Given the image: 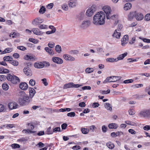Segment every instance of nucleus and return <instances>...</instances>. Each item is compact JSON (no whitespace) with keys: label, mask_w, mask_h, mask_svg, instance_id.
Masks as SVG:
<instances>
[{"label":"nucleus","mask_w":150,"mask_h":150,"mask_svg":"<svg viewBox=\"0 0 150 150\" xmlns=\"http://www.w3.org/2000/svg\"><path fill=\"white\" fill-rule=\"evenodd\" d=\"M105 15L103 12H98L93 17V23L95 25H102L105 23Z\"/></svg>","instance_id":"1"},{"label":"nucleus","mask_w":150,"mask_h":150,"mask_svg":"<svg viewBox=\"0 0 150 150\" xmlns=\"http://www.w3.org/2000/svg\"><path fill=\"white\" fill-rule=\"evenodd\" d=\"M31 99L28 96H24L22 98L19 99V103L21 106L28 105L31 101Z\"/></svg>","instance_id":"2"},{"label":"nucleus","mask_w":150,"mask_h":150,"mask_svg":"<svg viewBox=\"0 0 150 150\" xmlns=\"http://www.w3.org/2000/svg\"><path fill=\"white\" fill-rule=\"evenodd\" d=\"M103 9L106 14V17L107 19L113 20L115 18V15L110 16L111 10L110 6H104L103 8Z\"/></svg>","instance_id":"3"},{"label":"nucleus","mask_w":150,"mask_h":150,"mask_svg":"<svg viewBox=\"0 0 150 150\" xmlns=\"http://www.w3.org/2000/svg\"><path fill=\"white\" fill-rule=\"evenodd\" d=\"M7 79L13 84H16L20 82V79L16 76H12L11 74H7Z\"/></svg>","instance_id":"4"},{"label":"nucleus","mask_w":150,"mask_h":150,"mask_svg":"<svg viewBox=\"0 0 150 150\" xmlns=\"http://www.w3.org/2000/svg\"><path fill=\"white\" fill-rule=\"evenodd\" d=\"M95 11V9L91 7L87 10L86 13V15L90 17L93 14V13Z\"/></svg>","instance_id":"5"},{"label":"nucleus","mask_w":150,"mask_h":150,"mask_svg":"<svg viewBox=\"0 0 150 150\" xmlns=\"http://www.w3.org/2000/svg\"><path fill=\"white\" fill-rule=\"evenodd\" d=\"M90 21L89 20L84 21L80 25V27L83 29L88 28L90 25Z\"/></svg>","instance_id":"6"},{"label":"nucleus","mask_w":150,"mask_h":150,"mask_svg":"<svg viewBox=\"0 0 150 150\" xmlns=\"http://www.w3.org/2000/svg\"><path fill=\"white\" fill-rule=\"evenodd\" d=\"M43 21V19H41L40 17H38L33 20L32 22V23L33 25H37L39 23H42Z\"/></svg>","instance_id":"7"},{"label":"nucleus","mask_w":150,"mask_h":150,"mask_svg":"<svg viewBox=\"0 0 150 150\" xmlns=\"http://www.w3.org/2000/svg\"><path fill=\"white\" fill-rule=\"evenodd\" d=\"M63 57L66 60L70 61H74L75 59L74 57L68 54H64Z\"/></svg>","instance_id":"8"},{"label":"nucleus","mask_w":150,"mask_h":150,"mask_svg":"<svg viewBox=\"0 0 150 150\" xmlns=\"http://www.w3.org/2000/svg\"><path fill=\"white\" fill-rule=\"evenodd\" d=\"M52 60L54 62L58 64H62L63 63V60L60 58L57 57H52Z\"/></svg>","instance_id":"9"},{"label":"nucleus","mask_w":150,"mask_h":150,"mask_svg":"<svg viewBox=\"0 0 150 150\" xmlns=\"http://www.w3.org/2000/svg\"><path fill=\"white\" fill-rule=\"evenodd\" d=\"M128 40V35H124L121 40L122 45L123 46H124L127 43Z\"/></svg>","instance_id":"10"},{"label":"nucleus","mask_w":150,"mask_h":150,"mask_svg":"<svg viewBox=\"0 0 150 150\" xmlns=\"http://www.w3.org/2000/svg\"><path fill=\"white\" fill-rule=\"evenodd\" d=\"M18 106L17 103L16 102H11L9 103L8 106L9 109L11 110L16 109Z\"/></svg>","instance_id":"11"},{"label":"nucleus","mask_w":150,"mask_h":150,"mask_svg":"<svg viewBox=\"0 0 150 150\" xmlns=\"http://www.w3.org/2000/svg\"><path fill=\"white\" fill-rule=\"evenodd\" d=\"M23 71L25 74L28 76H30L32 75L31 71L29 69V67H27L23 69Z\"/></svg>","instance_id":"12"},{"label":"nucleus","mask_w":150,"mask_h":150,"mask_svg":"<svg viewBox=\"0 0 150 150\" xmlns=\"http://www.w3.org/2000/svg\"><path fill=\"white\" fill-rule=\"evenodd\" d=\"M32 31L34 34L38 35H42L43 33L42 32L40 31L37 28H33L32 29Z\"/></svg>","instance_id":"13"},{"label":"nucleus","mask_w":150,"mask_h":150,"mask_svg":"<svg viewBox=\"0 0 150 150\" xmlns=\"http://www.w3.org/2000/svg\"><path fill=\"white\" fill-rule=\"evenodd\" d=\"M135 18L138 21H141L144 18L143 15L140 13H137L135 15Z\"/></svg>","instance_id":"14"},{"label":"nucleus","mask_w":150,"mask_h":150,"mask_svg":"<svg viewBox=\"0 0 150 150\" xmlns=\"http://www.w3.org/2000/svg\"><path fill=\"white\" fill-rule=\"evenodd\" d=\"M34 66L37 68H42L44 67L45 65L41 62H37L34 63Z\"/></svg>","instance_id":"15"},{"label":"nucleus","mask_w":150,"mask_h":150,"mask_svg":"<svg viewBox=\"0 0 150 150\" xmlns=\"http://www.w3.org/2000/svg\"><path fill=\"white\" fill-rule=\"evenodd\" d=\"M19 87L22 90H25L28 88V85L26 83H22L20 84Z\"/></svg>","instance_id":"16"},{"label":"nucleus","mask_w":150,"mask_h":150,"mask_svg":"<svg viewBox=\"0 0 150 150\" xmlns=\"http://www.w3.org/2000/svg\"><path fill=\"white\" fill-rule=\"evenodd\" d=\"M138 115L141 117H147L146 110L141 111L139 113Z\"/></svg>","instance_id":"17"},{"label":"nucleus","mask_w":150,"mask_h":150,"mask_svg":"<svg viewBox=\"0 0 150 150\" xmlns=\"http://www.w3.org/2000/svg\"><path fill=\"white\" fill-rule=\"evenodd\" d=\"M29 90L30 98H32L35 93V91L34 88H29Z\"/></svg>","instance_id":"18"},{"label":"nucleus","mask_w":150,"mask_h":150,"mask_svg":"<svg viewBox=\"0 0 150 150\" xmlns=\"http://www.w3.org/2000/svg\"><path fill=\"white\" fill-rule=\"evenodd\" d=\"M76 0H71L70 1L69 5L70 7L72 8L75 7L76 4Z\"/></svg>","instance_id":"19"},{"label":"nucleus","mask_w":150,"mask_h":150,"mask_svg":"<svg viewBox=\"0 0 150 150\" xmlns=\"http://www.w3.org/2000/svg\"><path fill=\"white\" fill-rule=\"evenodd\" d=\"M117 30H116L112 35V36L116 38L119 39L120 38L121 36V33L120 32H117Z\"/></svg>","instance_id":"20"},{"label":"nucleus","mask_w":150,"mask_h":150,"mask_svg":"<svg viewBox=\"0 0 150 150\" xmlns=\"http://www.w3.org/2000/svg\"><path fill=\"white\" fill-rule=\"evenodd\" d=\"M127 53L126 52L124 54L120 55L117 58V61L119 60L123 59L127 55Z\"/></svg>","instance_id":"21"},{"label":"nucleus","mask_w":150,"mask_h":150,"mask_svg":"<svg viewBox=\"0 0 150 150\" xmlns=\"http://www.w3.org/2000/svg\"><path fill=\"white\" fill-rule=\"evenodd\" d=\"M108 127L110 129H116L118 127V126L116 123H112L109 124L108 125Z\"/></svg>","instance_id":"22"},{"label":"nucleus","mask_w":150,"mask_h":150,"mask_svg":"<svg viewBox=\"0 0 150 150\" xmlns=\"http://www.w3.org/2000/svg\"><path fill=\"white\" fill-rule=\"evenodd\" d=\"M135 14H136V11L130 12L128 16V19L130 21L132 20L134 16H135Z\"/></svg>","instance_id":"23"},{"label":"nucleus","mask_w":150,"mask_h":150,"mask_svg":"<svg viewBox=\"0 0 150 150\" xmlns=\"http://www.w3.org/2000/svg\"><path fill=\"white\" fill-rule=\"evenodd\" d=\"M45 50L50 55H53L54 52L52 49L49 48L48 47H45Z\"/></svg>","instance_id":"24"},{"label":"nucleus","mask_w":150,"mask_h":150,"mask_svg":"<svg viewBox=\"0 0 150 150\" xmlns=\"http://www.w3.org/2000/svg\"><path fill=\"white\" fill-rule=\"evenodd\" d=\"M110 77H112L111 78V79H112V82H116L120 79L121 78V77L120 76H112Z\"/></svg>","instance_id":"25"},{"label":"nucleus","mask_w":150,"mask_h":150,"mask_svg":"<svg viewBox=\"0 0 150 150\" xmlns=\"http://www.w3.org/2000/svg\"><path fill=\"white\" fill-rule=\"evenodd\" d=\"M132 7L131 4L130 3H127L124 6V8L125 10L127 11L130 9Z\"/></svg>","instance_id":"26"},{"label":"nucleus","mask_w":150,"mask_h":150,"mask_svg":"<svg viewBox=\"0 0 150 150\" xmlns=\"http://www.w3.org/2000/svg\"><path fill=\"white\" fill-rule=\"evenodd\" d=\"M106 146L108 147L110 149H113L115 146L111 142H109L106 144Z\"/></svg>","instance_id":"27"},{"label":"nucleus","mask_w":150,"mask_h":150,"mask_svg":"<svg viewBox=\"0 0 150 150\" xmlns=\"http://www.w3.org/2000/svg\"><path fill=\"white\" fill-rule=\"evenodd\" d=\"M70 88H72V82L66 83L64 85L63 87L64 89H67Z\"/></svg>","instance_id":"28"},{"label":"nucleus","mask_w":150,"mask_h":150,"mask_svg":"<svg viewBox=\"0 0 150 150\" xmlns=\"http://www.w3.org/2000/svg\"><path fill=\"white\" fill-rule=\"evenodd\" d=\"M106 61L109 62H117V58L115 59L114 58H108L107 59Z\"/></svg>","instance_id":"29"},{"label":"nucleus","mask_w":150,"mask_h":150,"mask_svg":"<svg viewBox=\"0 0 150 150\" xmlns=\"http://www.w3.org/2000/svg\"><path fill=\"white\" fill-rule=\"evenodd\" d=\"M105 107L108 110L110 111L112 109V106L109 103H105Z\"/></svg>","instance_id":"30"},{"label":"nucleus","mask_w":150,"mask_h":150,"mask_svg":"<svg viewBox=\"0 0 150 150\" xmlns=\"http://www.w3.org/2000/svg\"><path fill=\"white\" fill-rule=\"evenodd\" d=\"M55 50L58 53H60L62 51V49L60 46L57 45L55 47Z\"/></svg>","instance_id":"31"},{"label":"nucleus","mask_w":150,"mask_h":150,"mask_svg":"<svg viewBox=\"0 0 150 150\" xmlns=\"http://www.w3.org/2000/svg\"><path fill=\"white\" fill-rule=\"evenodd\" d=\"M24 58L26 60H31L34 59V57L32 56L26 55L24 57Z\"/></svg>","instance_id":"32"},{"label":"nucleus","mask_w":150,"mask_h":150,"mask_svg":"<svg viewBox=\"0 0 150 150\" xmlns=\"http://www.w3.org/2000/svg\"><path fill=\"white\" fill-rule=\"evenodd\" d=\"M2 88L4 90L6 91L8 89L9 86L6 83H4L2 85Z\"/></svg>","instance_id":"33"},{"label":"nucleus","mask_w":150,"mask_h":150,"mask_svg":"<svg viewBox=\"0 0 150 150\" xmlns=\"http://www.w3.org/2000/svg\"><path fill=\"white\" fill-rule=\"evenodd\" d=\"M12 59V58L11 56H8L4 57L3 58V59L5 61H9Z\"/></svg>","instance_id":"34"},{"label":"nucleus","mask_w":150,"mask_h":150,"mask_svg":"<svg viewBox=\"0 0 150 150\" xmlns=\"http://www.w3.org/2000/svg\"><path fill=\"white\" fill-rule=\"evenodd\" d=\"M9 63L15 66H17L18 65V61L15 60H11Z\"/></svg>","instance_id":"35"},{"label":"nucleus","mask_w":150,"mask_h":150,"mask_svg":"<svg viewBox=\"0 0 150 150\" xmlns=\"http://www.w3.org/2000/svg\"><path fill=\"white\" fill-rule=\"evenodd\" d=\"M94 69L92 68H87L85 70V72L86 73H90L93 72Z\"/></svg>","instance_id":"36"},{"label":"nucleus","mask_w":150,"mask_h":150,"mask_svg":"<svg viewBox=\"0 0 150 150\" xmlns=\"http://www.w3.org/2000/svg\"><path fill=\"white\" fill-rule=\"evenodd\" d=\"M46 132L47 133L46 134H52L53 133V131L51 129V127H49L47 129Z\"/></svg>","instance_id":"37"},{"label":"nucleus","mask_w":150,"mask_h":150,"mask_svg":"<svg viewBox=\"0 0 150 150\" xmlns=\"http://www.w3.org/2000/svg\"><path fill=\"white\" fill-rule=\"evenodd\" d=\"M29 41L30 42H32L34 44H37L39 42L38 40H36L33 38H29Z\"/></svg>","instance_id":"38"},{"label":"nucleus","mask_w":150,"mask_h":150,"mask_svg":"<svg viewBox=\"0 0 150 150\" xmlns=\"http://www.w3.org/2000/svg\"><path fill=\"white\" fill-rule=\"evenodd\" d=\"M112 77H107L106 79L103 81V83H105L107 82H112V81H110L111 78Z\"/></svg>","instance_id":"39"},{"label":"nucleus","mask_w":150,"mask_h":150,"mask_svg":"<svg viewBox=\"0 0 150 150\" xmlns=\"http://www.w3.org/2000/svg\"><path fill=\"white\" fill-rule=\"evenodd\" d=\"M82 132L84 134H87L89 132V129L86 128H81V129Z\"/></svg>","instance_id":"40"},{"label":"nucleus","mask_w":150,"mask_h":150,"mask_svg":"<svg viewBox=\"0 0 150 150\" xmlns=\"http://www.w3.org/2000/svg\"><path fill=\"white\" fill-rule=\"evenodd\" d=\"M45 7L43 6H42L41 7L39 11V12L40 13L43 14L45 13Z\"/></svg>","instance_id":"41"},{"label":"nucleus","mask_w":150,"mask_h":150,"mask_svg":"<svg viewBox=\"0 0 150 150\" xmlns=\"http://www.w3.org/2000/svg\"><path fill=\"white\" fill-rule=\"evenodd\" d=\"M25 132V133H27L28 134L30 133H34L35 132L33 131H32L29 129H23V132Z\"/></svg>","instance_id":"42"},{"label":"nucleus","mask_w":150,"mask_h":150,"mask_svg":"<svg viewBox=\"0 0 150 150\" xmlns=\"http://www.w3.org/2000/svg\"><path fill=\"white\" fill-rule=\"evenodd\" d=\"M144 20L147 21L150 20V13H148L145 16Z\"/></svg>","instance_id":"43"},{"label":"nucleus","mask_w":150,"mask_h":150,"mask_svg":"<svg viewBox=\"0 0 150 150\" xmlns=\"http://www.w3.org/2000/svg\"><path fill=\"white\" fill-rule=\"evenodd\" d=\"M61 129L59 127H57L54 128L53 129V133L55 132L57 133V132H60Z\"/></svg>","instance_id":"44"},{"label":"nucleus","mask_w":150,"mask_h":150,"mask_svg":"<svg viewBox=\"0 0 150 150\" xmlns=\"http://www.w3.org/2000/svg\"><path fill=\"white\" fill-rule=\"evenodd\" d=\"M62 8L64 10L67 11L68 9V7L67 4H63L62 6Z\"/></svg>","instance_id":"45"},{"label":"nucleus","mask_w":150,"mask_h":150,"mask_svg":"<svg viewBox=\"0 0 150 150\" xmlns=\"http://www.w3.org/2000/svg\"><path fill=\"white\" fill-rule=\"evenodd\" d=\"M13 149L18 148L20 147L19 144H14L11 145Z\"/></svg>","instance_id":"46"},{"label":"nucleus","mask_w":150,"mask_h":150,"mask_svg":"<svg viewBox=\"0 0 150 150\" xmlns=\"http://www.w3.org/2000/svg\"><path fill=\"white\" fill-rule=\"evenodd\" d=\"M139 38L142 40L144 42L146 43H150V39H146V38H142L141 37H139Z\"/></svg>","instance_id":"47"},{"label":"nucleus","mask_w":150,"mask_h":150,"mask_svg":"<svg viewBox=\"0 0 150 150\" xmlns=\"http://www.w3.org/2000/svg\"><path fill=\"white\" fill-rule=\"evenodd\" d=\"M38 27L40 29H46L47 28V26L45 25H39Z\"/></svg>","instance_id":"48"},{"label":"nucleus","mask_w":150,"mask_h":150,"mask_svg":"<svg viewBox=\"0 0 150 150\" xmlns=\"http://www.w3.org/2000/svg\"><path fill=\"white\" fill-rule=\"evenodd\" d=\"M71 109L70 108H61L59 109L60 112H64L67 111L68 112L70 111Z\"/></svg>","instance_id":"49"},{"label":"nucleus","mask_w":150,"mask_h":150,"mask_svg":"<svg viewBox=\"0 0 150 150\" xmlns=\"http://www.w3.org/2000/svg\"><path fill=\"white\" fill-rule=\"evenodd\" d=\"M75 115V113L74 112H71L67 113V116L68 117H74Z\"/></svg>","instance_id":"50"},{"label":"nucleus","mask_w":150,"mask_h":150,"mask_svg":"<svg viewBox=\"0 0 150 150\" xmlns=\"http://www.w3.org/2000/svg\"><path fill=\"white\" fill-rule=\"evenodd\" d=\"M7 77L4 75H0V81H2L5 80Z\"/></svg>","instance_id":"51"},{"label":"nucleus","mask_w":150,"mask_h":150,"mask_svg":"<svg viewBox=\"0 0 150 150\" xmlns=\"http://www.w3.org/2000/svg\"><path fill=\"white\" fill-rule=\"evenodd\" d=\"M5 112L4 107V105L0 104V112Z\"/></svg>","instance_id":"52"},{"label":"nucleus","mask_w":150,"mask_h":150,"mask_svg":"<svg viewBox=\"0 0 150 150\" xmlns=\"http://www.w3.org/2000/svg\"><path fill=\"white\" fill-rule=\"evenodd\" d=\"M133 82V80L132 79H128L125 80L123 83H132Z\"/></svg>","instance_id":"53"},{"label":"nucleus","mask_w":150,"mask_h":150,"mask_svg":"<svg viewBox=\"0 0 150 150\" xmlns=\"http://www.w3.org/2000/svg\"><path fill=\"white\" fill-rule=\"evenodd\" d=\"M82 86L81 84H74L72 82V88H77Z\"/></svg>","instance_id":"54"},{"label":"nucleus","mask_w":150,"mask_h":150,"mask_svg":"<svg viewBox=\"0 0 150 150\" xmlns=\"http://www.w3.org/2000/svg\"><path fill=\"white\" fill-rule=\"evenodd\" d=\"M107 129L108 128L107 127H106L105 125H103L102 126V132L103 133L106 132H107Z\"/></svg>","instance_id":"55"},{"label":"nucleus","mask_w":150,"mask_h":150,"mask_svg":"<svg viewBox=\"0 0 150 150\" xmlns=\"http://www.w3.org/2000/svg\"><path fill=\"white\" fill-rule=\"evenodd\" d=\"M35 81L33 79H30L29 81V84L31 86L35 85Z\"/></svg>","instance_id":"56"},{"label":"nucleus","mask_w":150,"mask_h":150,"mask_svg":"<svg viewBox=\"0 0 150 150\" xmlns=\"http://www.w3.org/2000/svg\"><path fill=\"white\" fill-rule=\"evenodd\" d=\"M17 48L22 51H24L26 50V48L23 46H18L17 47Z\"/></svg>","instance_id":"57"},{"label":"nucleus","mask_w":150,"mask_h":150,"mask_svg":"<svg viewBox=\"0 0 150 150\" xmlns=\"http://www.w3.org/2000/svg\"><path fill=\"white\" fill-rule=\"evenodd\" d=\"M42 83L45 86H47L48 85L46 79L45 78H44L42 79Z\"/></svg>","instance_id":"58"},{"label":"nucleus","mask_w":150,"mask_h":150,"mask_svg":"<svg viewBox=\"0 0 150 150\" xmlns=\"http://www.w3.org/2000/svg\"><path fill=\"white\" fill-rule=\"evenodd\" d=\"M4 127L6 128L9 127L10 128H12L14 127L13 125V124H6L4 125Z\"/></svg>","instance_id":"59"},{"label":"nucleus","mask_w":150,"mask_h":150,"mask_svg":"<svg viewBox=\"0 0 150 150\" xmlns=\"http://www.w3.org/2000/svg\"><path fill=\"white\" fill-rule=\"evenodd\" d=\"M38 146L39 148H42L44 147L45 146V145L42 143L41 142H40L36 145V146Z\"/></svg>","instance_id":"60"},{"label":"nucleus","mask_w":150,"mask_h":150,"mask_svg":"<svg viewBox=\"0 0 150 150\" xmlns=\"http://www.w3.org/2000/svg\"><path fill=\"white\" fill-rule=\"evenodd\" d=\"M48 46L50 48H52L54 47L55 44L54 42L50 43L49 42L48 44Z\"/></svg>","instance_id":"61"},{"label":"nucleus","mask_w":150,"mask_h":150,"mask_svg":"<svg viewBox=\"0 0 150 150\" xmlns=\"http://www.w3.org/2000/svg\"><path fill=\"white\" fill-rule=\"evenodd\" d=\"M78 52L77 50H71L70 51L69 53L71 54H75L78 53Z\"/></svg>","instance_id":"62"},{"label":"nucleus","mask_w":150,"mask_h":150,"mask_svg":"<svg viewBox=\"0 0 150 150\" xmlns=\"http://www.w3.org/2000/svg\"><path fill=\"white\" fill-rule=\"evenodd\" d=\"M54 4L53 3H51L48 4L47 6V8L48 9H51L53 7Z\"/></svg>","instance_id":"63"},{"label":"nucleus","mask_w":150,"mask_h":150,"mask_svg":"<svg viewBox=\"0 0 150 150\" xmlns=\"http://www.w3.org/2000/svg\"><path fill=\"white\" fill-rule=\"evenodd\" d=\"M147 117H150V109L146 110Z\"/></svg>","instance_id":"64"}]
</instances>
